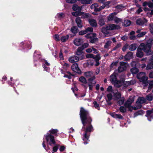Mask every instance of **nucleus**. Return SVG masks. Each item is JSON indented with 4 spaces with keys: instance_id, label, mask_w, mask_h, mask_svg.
Instances as JSON below:
<instances>
[{
    "instance_id": "1",
    "label": "nucleus",
    "mask_w": 153,
    "mask_h": 153,
    "mask_svg": "<svg viewBox=\"0 0 153 153\" xmlns=\"http://www.w3.org/2000/svg\"><path fill=\"white\" fill-rule=\"evenodd\" d=\"M80 117L83 125L81 134H82V139L84 141L88 140L90 132L93 131V129L91 122L92 120L89 116L88 112L83 108H81Z\"/></svg>"
},
{
    "instance_id": "2",
    "label": "nucleus",
    "mask_w": 153,
    "mask_h": 153,
    "mask_svg": "<svg viewBox=\"0 0 153 153\" xmlns=\"http://www.w3.org/2000/svg\"><path fill=\"white\" fill-rule=\"evenodd\" d=\"M152 41V39L150 38L147 41L146 44L144 43L140 44L137 50L136 54L137 56L140 58L143 56V53L142 51V50H143L147 55L152 54L153 52L151 49Z\"/></svg>"
},
{
    "instance_id": "3",
    "label": "nucleus",
    "mask_w": 153,
    "mask_h": 153,
    "mask_svg": "<svg viewBox=\"0 0 153 153\" xmlns=\"http://www.w3.org/2000/svg\"><path fill=\"white\" fill-rule=\"evenodd\" d=\"M117 71H115L110 76V81L115 86L119 88L123 85V81L117 80L116 77L117 75Z\"/></svg>"
},
{
    "instance_id": "4",
    "label": "nucleus",
    "mask_w": 153,
    "mask_h": 153,
    "mask_svg": "<svg viewBox=\"0 0 153 153\" xmlns=\"http://www.w3.org/2000/svg\"><path fill=\"white\" fill-rule=\"evenodd\" d=\"M137 78L139 79L140 82H142L144 84V86H147L148 85L147 80L148 77L146 76V74L144 72H141L138 74L137 76Z\"/></svg>"
},
{
    "instance_id": "5",
    "label": "nucleus",
    "mask_w": 153,
    "mask_h": 153,
    "mask_svg": "<svg viewBox=\"0 0 153 153\" xmlns=\"http://www.w3.org/2000/svg\"><path fill=\"white\" fill-rule=\"evenodd\" d=\"M146 102V99L143 97H139L136 102V105L134 107V110H136L140 109L142 107L141 104L145 102Z\"/></svg>"
},
{
    "instance_id": "6",
    "label": "nucleus",
    "mask_w": 153,
    "mask_h": 153,
    "mask_svg": "<svg viewBox=\"0 0 153 153\" xmlns=\"http://www.w3.org/2000/svg\"><path fill=\"white\" fill-rule=\"evenodd\" d=\"M45 139L48 144L51 146L54 145L56 143L54 137L49 134L45 136Z\"/></svg>"
},
{
    "instance_id": "7",
    "label": "nucleus",
    "mask_w": 153,
    "mask_h": 153,
    "mask_svg": "<svg viewBox=\"0 0 153 153\" xmlns=\"http://www.w3.org/2000/svg\"><path fill=\"white\" fill-rule=\"evenodd\" d=\"M134 101L132 97H130L124 104L125 107L128 108L129 110L131 111L133 110H134V107H135V106H133L131 105V104Z\"/></svg>"
},
{
    "instance_id": "8",
    "label": "nucleus",
    "mask_w": 153,
    "mask_h": 153,
    "mask_svg": "<svg viewBox=\"0 0 153 153\" xmlns=\"http://www.w3.org/2000/svg\"><path fill=\"white\" fill-rule=\"evenodd\" d=\"M95 78V76H93L88 79L89 82L88 85L89 87V90H90L91 91L92 90L93 86L95 85L96 83V81L94 80Z\"/></svg>"
},
{
    "instance_id": "9",
    "label": "nucleus",
    "mask_w": 153,
    "mask_h": 153,
    "mask_svg": "<svg viewBox=\"0 0 153 153\" xmlns=\"http://www.w3.org/2000/svg\"><path fill=\"white\" fill-rule=\"evenodd\" d=\"M120 66L118 67V70L119 72H121L126 70L127 65L124 62H121L120 63Z\"/></svg>"
},
{
    "instance_id": "10",
    "label": "nucleus",
    "mask_w": 153,
    "mask_h": 153,
    "mask_svg": "<svg viewBox=\"0 0 153 153\" xmlns=\"http://www.w3.org/2000/svg\"><path fill=\"white\" fill-rule=\"evenodd\" d=\"M108 30H109L115 29H119L120 28V26L119 25L110 24L107 26Z\"/></svg>"
},
{
    "instance_id": "11",
    "label": "nucleus",
    "mask_w": 153,
    "mask_h": 153,
    "mask_svg": "<svg viewBox=\"0 0 153 153\" xmlns=\"http://www.w3.org/2000/svg\"><path fill=\"white\" fill-rule=\"evenodd\" d=\"M147 20L145 18L139 19L136 20V24L139 25H146L147 22Z\"/></svg>"
},
{
    "instance_id": "12",
    "label": "nucleus",
    "mask_w": 153,
    "mask_h": 153,
    "mask_svg": "<svg viewBox=\"0 0 153 153\" xmlns=\"http://www.w3.org/2000/svg\"><path fill=\"white\" fill-rule=\"evenodd\" d=\"M71 69L73 71L79 74H80L81 73V71L78 67V65L77 63L73 64L71 66Z\"/></svg>"
},
{
    "instance_id": "13",
    "label": "nucleus",
    "mask_w": 153,
    "mask_h": 153,
    "mask_svg": "<svg viewBox=\"0 0 153 153\" xmlns=\"http://www.w3.org/2000/svg\"><path fill=\"white\" fill-rule=\"evenodd\" d=\"M90 34L91 36L90 42L91 43H93L98 41V38L96 37V34L95 33L90 32Z\"/></svg>"
},
{
    "instance_id": "14",
    "label": "nucleus",
    "mask_w": 153,
    "mask_h": 153,
    "mask_svg": "<svg viewBox=\"0 0 153 153\" xmlns=\"http://www.w3.org/2000/svg\"><path fill=\"white\" fill-rule=\"evenodd\" d=\"M93 31V29L91 27H88L85 30H83L80 31L79 32V34L80 35H82L85 34L88 32H92Z\"/></svg>"
},
{
    "instance_id": "15",
    "label": "nucleus",
    "mask_w": 153,
    "mask_h": 153,
    "mask_svg": "<svg viewBox=\"0 0 153 153\" xmlns=\"http://www.w3.org/2000/svg\"><path fill=\"white\" fill-rule=\"evenodd\" d=\"M83 42V40L80 38H76L74 40V43L76 46L80 45Z\"/></svg>"
},
{
    "instance_id": "16",
    "label": "nucleus",
    "mask_w": 153,
    "mask_h": 153,
    "mask_svg": "<svg viewBox=\"0 0 153 153\" xmlns=\"http://www.w3.org/2000/svg\"><path fill=\"white\" fill-rule=\"evenodd\" d=\"M146 116L147 117L148 120L149 121H151V119H153V114L151 110L146 111Z\"/></svg>"
},
{
    "instance_id": "17",
    "label": "nucleus",
    "mask_w": 153,
    "mask_h": 153,
    "mask_svg": "<svg viewBox=\"0 0 153 153\" xmlns=\"http://www.w3.org/2000/svg\"><path fill=\"white\" fill-rule=\"evenodd\" d=\"M117 13L116 12H114L110 14L107 17V20L108 21H111L114 20L115 16L117 15Z\"/></svg>"
},
{
    "instance_id": "18",
    "label": "nucleus",
    "mask_w": 153,
    "mask_h": 153,
    "mask_svg": "<svg viewBox=\"0 0 153 153\" xmlns=\"http://www.w3.org/2000/svg\"><path fill=\"white\" fill-rule=\"evenodd\" d=\"M68 60L70 62L73 63L78 62L79 60V58L76 56H73L69 58Z\"/></svg>"
},
{
    "instance_id": "19",
    "label": "nucleus",
    "mask_w": 153,
    "mask_h": 153,
    "mask_svg": "<svg viewBox=\"0 0 153 153\" xmlns=\"http://www.w3.org/2000/svg\"><path fill=\"white\" fill-rule=\"evenodd\" d=\"M84 76L86 77L89 78L95 76L94 75L93 72L92 71H89L85 72Z\"/></svg>"
},
{
    "instance_id": "20",
    "label": "nucleus",
    "mask_w": 153,
    "mask_h": 153,
    "mask_svg": "<svg viewBox=\"0 0 153 153\" xmlns=\"http://www.w3.org/2000/svg\"><path fill=\"white\" fill-rule=\"evenodd\" d=\"M110 114L111 116L115 118L122 119L123 118V117L121 114H116L115 112L112 113Z\"/></svg>"
},
{
    "instance_id": "21",
    "label": "nucleus",
    "mask_w": 153,
    "mask_h": 153,
    "mask_svg": "<svg viewBox=\"0 0 153 153\" xmlns=\"http://www.w3.org/2000/svg\"><path fill=\"white\" fill-rule=\"evenodd\" d=\"M80 16H81L82 18H89L91 17V15L87 13H85L83 12H80L79 14Z\"/></svg>"
},
{
    "instance_id": "22",
    "label": "nucleus",
    "mask_w": 153,
    "mask_h": 153,
    "mask_svg": "<svg viewBox=\"0 0 153 153\" xmlns=\"http://www.w3.org/2000/svg\"><path fill=\"white\" fill-rule=\"evenodd\" d=\"M89 22L91 26L92 27H96L97 24L95 20L93 19H88Z\"/></svg>"
},
{
    "instance_id": "23",
    "label": "nucleus",
    "mask_w": 153,
    "mask_h": 153,
    "mask_svg": "<svg viewBox=\"0 0 153 153\" xmlns=\"http://www.w3.org/2000/svg\"><path fill=\"white\" fill-rule=\"evenodd\" d=\"M76 22L77 26L80 28H81L82 27V22L81 20L80 17H77L76 19Z\"/></svg>"
},
{
    "instance_id": "24",
    "label": "nucleus",
    "mask_w": 153,
    "mask_h": 153,
    "mask_svg": "<svg viewBox=\"0 0 153 153\" xmlns=\"http://www.w3.org/2000/svg\"><path fill=\"white\" fill-rule=\"evenodd\" d=\"M143 7L148 6L149 7L152 8L153 7V3L151 1H145L143 3Z\"/></svg>"
},
{
    "instance_id": "25",
    "label": "nucleus",
    "mask_w": 153,
    "mask_h": 153,
    "mask_svg": "<svg viewBox=\"0 0 153 153\" xmlns=\"http://www.w3.org/2000/svg\"><path fill=\"white\" fill-rule=\"evenodd\" d=\"M72 8L74 11L79 12H81L82 8L81 7H79L76 4L73 5Z\"/></svg>"
},
{
    "instance_id": "26",
    "label": "nucleus",
    "mask_w": 153,
    "mask_h": 153,
    "mask_svg": "<svg viewBox=\"0 0 153 153\" xmlns=\"http://www.w3.org/2000/svg\"><path fill=\"white\" fill-rule=\"evenodd\" d=\"M133 56V53L132 52H129L125 56V58L126 60H129L132 58Z\"/></svg>"
},
{
    "instance_id": "27",
    "label": "nucleus",
    "mask_w": 153,
    "mask_h": 153,
    "mask_svg": "<svg viewBox=\"0 0 153 153\" xmlns=\"http://www.w3.org/2000/svg\"><path fill=\"white\" fill-rule=\"evenodd\" d=\"M137 46L136 44H133L130 45L128 47L129 50L131 51H134L135 50Z\"/></svg>"
},
{
    "instance_id": "28",
    "label": "nucleus",
    "mask_w": 153,
    "mask_h": 153,
    "mask_svg": "<svg viewBox=\"0 0 153 153\" xmlns=\"http://www.w3.org/2000/svg\"><path fill=\"white\" fill-rule=\"evenodd\" d=\"M108 30H108L107 26L105 27H102V32L104 34L105 36H107L108 34H109Z\"/></svg>"
},
{
    "instance_id": "29",
    "label": "nucleus",
    "mask_w": 153,
    "mask_h": 153,
    "mask_svg": "<svg viewBox=\"0 0 153 153\" xmlns=\"http://www.w3.org/2000/svg\"><path fill=\"white\" fill-rule=\"evenodd\" d=\"M121 95L119 92H117L115 93H114L113 99L115 100H118L121 98Z\"/></svg>"
},
{
    "instance_id": "30",
    "label": "nucleus",
    "mask_w": 153,
    "mask_h": 153,
    "mask_svg": "<svg viewBox=\"0 0 153 153\" xmlns=\"http://www.w3.org/2000/svg\"><path fill=\"white\" fill-rule=\"evenodd\" d=\"M98 4L97 3H95L91 5V8L92 9H94L95 11L97 12V9H98Z\"/></svg>"
},
{
    "instance_id": "31",
    "label": "nucleus",
    "mask_w": 153,
    "mask_h": 153,
    "mask_svg": "<svg viewBox=\"0 0 153 153\" xmlns=\"http://www.w3.org/2000/svg\"><path fill=\"white\" fill-rule=\"evenodd\" d=\"M86 64L87 66L90 68L94 65V62L93 60L89 59L87 61Z\"/></svg>"
},
{
    "instance_id": "32",
    "label": "nucleus",
    "mask_w": 153,
    "mask_h": 153,
    "mask_svg": "<svg viewBox=\"0 0 153 153\" xmlns=\"http://www.w3.org/2000/svg\"><path fill=\"white\" fill-rule=\"evenodd\" d=\"M145 98L146 99V100L151 101L153 99V95L152 94H150L146 95Z\"/></svg>"
},
{
    "instance_id": "33",
    "label": "nucleus",
    "mask_w": 153,
    "mask_h": 153,
    "mask_svg": "<svg viewBox=\"0 0 153 153\" xmlns=\"http://www.w3.org/2000/svg\"><path fill=\"white\" fill-rule=\"evenodd\" d=\"M114 1L113 0H111L110 1H107L105 2L103 4L105 6V7H106L107 8H108L110 7L111 4Z\"/></svg>"
},
{
    "instance_id": "34",
    "label": "nucleus",
    "mask_w": 153,
    "mask_h": 153,
    "mask_svg": "<svg viewBox=\"0 0 153 153\" xmlns=\"http://www.w3.org/2000/svg\"><path fill=\"white\" fill-rule=\"evenodd\" d=\"M93 0H81V3L83 4H90L92 3Z\"/></svg>"
},
{
    "instance_id": "35",
    "label": "nucleus",
    "mask_w": 153,
    "mask_h": 153,
    "mask_svg": "<svg viewBox=\"0 0 153 153\" xmlns=\"http://www.w3.org/2000/svg\"><path fill=\"white\" fill-rule=\"evenodd\" d=\"M111 42L110 41H107L104 46V48L108 49L111 46Z\"/></svg>"
},
{
    "instance_id": "36",
    "label": "nucleus",
    "mask_w": 153,
    "mask_h": 153,
    "mask_svg": "<svg viewBox=\"0 0 153 153\" xmlns=\"http://www.w3.org/2000/svg\"><path fill=\"white\" fill-rule=\"evenodd\" d=\"M131 71L132 74H135L139 72V70L135 67H134L131 69Z\"/></svg>"
},
{
    "instance_id": "37",
    "label": "nucleus",
    "mask_w": 153,
    "mask_h": 153,
    "mask_svg": "<svg viewBox=\"0 0 153 153\" xmlns=\"http://www.w3.org/2000/svg\"><path fill=\"white\" fill-rule=\"evenodd\" d=\"M114 21L115 23H118L122 22V19L115 16L114 18Z\"/></svg>"
},
{
    "instance_id": "38",
    "label": "nucleus",
    "mask_w": 153,
    "mask_h": 153,
    "mask_svg": "<svg viewBox=\"0 0 153 153\" xmlns=\"http://www.w3.org/2000/svg\"><path fill=\"white\" fill-rule=\"evenodd\" d=\"M124 25L126 27L130 25L131 24V22L130 20L128 19H126L124 20Z\"/></svg>"
},
{
    "instance_id": "39",
    "label": "nucleus",
    "mask_w": 153,
    "mask_h": 153,
    "mask_svg": "<svg viewBox=\"0 0 153 153\" xmlns=\"http://www.w3.org/2000/svg\"><path fill=\"white\" fill-rule=\"evenodd\" d=\"M146 69L147 70L153 69V63H148L147 65Z\"/></svg>"
},
{
    "instance_id": "40",
    "label": "nucleus",
    "mask_w": 153,
    "mask_h": 153,
    "mask_svg": "<svg viewBox=\"0 0 153 153\" xmlns=\"http://www.w3.org/2000/svg\"><path fill=\"white\" fill-rule=\"evenodd\" d=\"M78 28L74 26L71 29V31L74 33H76L77 32Z\"/></svg>"
},
{
    "instance_id": "41",
    "label": "nucleus",
    "mask_w": 153,
    "mask_h": 153,
    "mask_svg": "<svg viewBox=\"0 0 153 153\" xmlns=\"http://www.w3.org/2000/svg\"><path fill=\"white\" fill-rule=\"evenodd\" d=\"M79 80L81 82L84 83H85L87 82L86 79L83 76L80 77L79 78Z\"/></svg>"
},
{
    "instance_id": "42",
    "label": "nucleus",
    "mask_w": 153,
    "mask_h": 153,
    "mask_svg": "<svg viewBox=\"0 0 153 153\" xmlns=\"http://www.w3.org/2000/svg\"><path fill=\"white\" fill-rule=\"evenodd\" d=\"M65 15L64 13H60L57 14L56 17L59 19H61Z\"/></svg>"
},
{
    "instance_id": "43",
    "label": "nucleus",
    "mask_w": 153,
    "mask_h": 153,
    "mask_svg": "<svg viewBox=\"0 0 153 153\" xmlns=\"http://www.w3.org/2000/svg\"><path fill=\"white\" fill-rule=\"evenodd\" d=\"M82 49L80 47H79L77 49V51L76 52V54L78 56L81 55L82 53Z\"/></svg>"
},
{
    "instance_id": "44",
    "label": "nucleus",
    "mask_w": 153,
    "mask_h": 153,
    "mask_svg": "<svg viewBox=\"0 0 153 153\" xmlns=\"http://www.w3.org/2000/svg\"><path fill=\"white\" fill-rule=\"evenodd\" d=\"M146 33V32L144 31L138 33L137 36V37H143L144 36Z\"/></svg>"
},
{
    "instance_id": "45",
    "label": "nucleus",
    "mask_w": 153,
    "mask_h": 153,
    "mask_svg": "<svg viewBox=\"0 0 153 153\" xmlns=\"http://www.w3.org/2000/svg\"><path fill=\"white\" fill-rule=\"evenodd\" d=\"M89 46V44L88 43H85L83 44L82 46L79 47L82 50H83L85 48L88 47Z\"/></svg>"
},
{
    "instance_id": "46",
    "label": "nucleus",
    "mask_w": 153,
    "mask_h": 153,
    "mask_svg": "<svg viewBox=\"0 0 153 153\" xmlns=\"http://www.w3.org/2000/svg\"><path fill=\"white\" fill-rule=\"evenodd\" d=\"M124 100V97H122L121 98L120 100L118 101V103L119 105H121L123 103Z\"/></svg>"
},
{
    "instance_id": "47",
    "label": "nucleus",
    "mask_w": 153,
    "mask_h": 153,
    "mask_svg": "<svg viewBox=\"0 0 153 153\" xmlns=\"http://www.w3.org/2000/svg\"><path fill=\"white\" fill-rule=\"evenodd\" d=\"M131 65L132 66H135L137 67H139V66L140 65L138 63L135 61H133L131 63Z\"/></svg>"
},
{
    "instance_id": "48",
    "label": "nucleus",
    "mask_w": 153,
    "mask_h": 153,
    "mask_svg": "<svg viewBox=\"0 0 153 153\" xmlns=\"http://www.w3.org/2000/svg\"><path fill=\"white\" fill-rule=\"evenodd\" d=\"M120 111L122 113H124L126 112V108L124 106H121L120 108Z\"/></svg>"
},
{
    "instance_id": "49",
    "label": "nucleus",
    "mask_w": 153,
    "mask_h": 153,
    "mask_svg": "<svg viewBox=\"0 0 153 153\" xmlns=\"http://www.w3.org/2000/svg\"><path fill=\"white\" fill-rule=\"evenodd\" d=\"M93 104L95 108L99 110H100L99 105L97 103V102L96 101H94L93 102Z\"/></svg>"
},
{
    "instance_id": "50",
    "label": "nucleus",
    "mask_w": 153,
    "mask_h": 153,
    "mask_svg": "<svg viewBox=\"0 0 153 153\" xmlns=\"http://www.w3.org/2000/svg\"><path fill=\"white\" fill-rule=\"evenodd\" d=\"M153 87V80L151 81L149 83L148 90H151Z\"/></svg>"
},
{
    "instance_id": "51",
    "label": "nucleus",
    "mask_w": 153,
    "mask_h": 153,
    "mask_svg": "<svg viewBox=\"0 0 153 153\" xmlns=\"http://www.w3.org/2000/svg\"><path fill=\"white\" fill-rule=\"evenodd\" d=\"M123 81V84H124V86L125 87H127L128 85H130V82L129 81H126L124 82L123 79L121 81Z\"/></svg>"
},
{
    "instance_id": "52",
    "label": "nucleus",
    "mask_w": 153,
    "mask_h": 153,
    "mask_svg": "<svg viewBox=\"0 0 153 153\" xmlns=\"http://www.w3.org/2000/svg\"><path fill=\"white\" fill-rule=\"evenodd\" d=\"M146 15L149 17H150L153 16V9L151 10V11L149 12L146 14Z\"/></svg>"
},
{
    "instance_id": "53",
    "label": "nucleus",
    "mask_w": 153,
    "mask_h": 153,
    "mask_svg": "<svg viewBox=\"0 0 153 153\" xmlns=\"http://www.w3.org/2000/svg\"><path fill=\"white\" fill-rule=\"evenodd\" d=\"M50 133L52 134H54L56 133L58 131L57 129H51L50 130Z\"/></svg>"
},
{
    "instance_id": "54",
    "label": "nucleus",
    "mask_w": 153,
    "mask_h": 153,
    "mask_svg": "<svg viewBox=\"0 0 153 153\" xmlns=\"http://www.w3.org/2000/svg\"><path fill=\"white\" fill-rule=\"evenodd\" d=\"M54 39L56 41H58L60 40V37L58 34H55L53 36Z\"/></svg>"
},
{
    "instance_id": "55",
    "label": "nucleus",
    "mask_w": 153,
    "mask_h": 153,
    "mask_svg": "<svg viewBox=\"0 0 153 153\" xmlns=\"http://www.w3.org/2000/svg\"><path fill=\"white\" fill-rule=\"evenodd\" d=\"M143 114V111L140 110L138 111L134 114L135 116H136L137 115H141Z\"/></svg>"
},
{
    "instance_id": "56",
    "label": "nucleus",
    "mask_w": 153,
    "mask_h": 153,
    "mask_svg": "<svg viewBox=\"0 0 153 153\" xmlns=\"http://www.w3.org/2000/svg\"><path fill=\"white\" fill-rule=\"evenodd\" d=\"M86 57L87 58H94V55L93 54H88L86 55Z\"/></svg>"
},
{
    "instance_id": "57",
    "label": "nucleus",
    "mask_w": 153,
    "mask_h": 153,
    "mask_svg": "<svg viewBox=\"0 0 153 153\" xmlns=\"http://www.w3.org/2000/svg\"><path fill=\"white\" fill-rule=\"evenodd\" d=\"M67 39V37L66 36H63L60 39L62 42H65L66 41Z\"/></svg>"
},
{
    "instance_id": "58",
    "label": "nucleus",
    "mask_w": 153,
    "mask_h": 153,
    "mask_svg": "<svg viewBox=\"0 0 153 153\" xmlns=\"http://www.w3.org/2000/svg\"><path fill=\"white\" fill-rule=\"evenodd\" d=\"M100 58L101 56L100 54H98L96 55V56H94V59H95V60L99 61Z\"/></svg>"
},
{
    "instance_id": "59",
    "label": "nucleus",
    "mask_w": 153,
    "mask_h": 153,
    "mask_svg": "<svg viewBox=\"0 0 153 153\" xmlns=\"http://www.w3.org/2000/svg\"><path fill=\"white\" fill-rule=\"evenodd\" d=\"M80 12L76 11L75 12H73L72 13V15L75 16H80L79 15V13Z\"/></svg>"
},
{
    "instance_id": "60",
    "label": "nucleus",
    "mask_w": 153,
    "mask_h": 153,
    "mask_svg": "<svg viewBox=\"0 0 153 153\" xmlns=\"http://www.w3.org/2000/svg\"><path fill=\"white\" fill-rule=\"evenodd\" d=\"M58 145H56L53 148V152H56L58 149Z\"/></svg>"
},
{
    "instance_id": "61",
    "label": "nucleus",
    "mask_w": 153,
    "mask_h": 153,
    "mask_svg": "<svg viewBox=\"0 0 153 153\" xmlns=\"http://www.w3.org/2000/svg\"><path fill=\"white\" fill-rule=\"evenodd\" d=\"M124 7L122 5H119L117 6L115 8L119 10H122L124 8Z\"/></svg>"
},
{
    "instance_id": "62",
    "label": "nucleus",
    "mask_w": 153,
    "mask_h": 153,
    "mask_svg": "<svg viewBox=\"0 0 153 153\" xmlns=\"http://www.w3.org/2000/svg\"><path fill=\"white\" fill-rule=\"evenodd\" d=\"M107 97L108 98V100L110 101L112 99V94L109 93L107 95Z\"/></svg>"
},
{
    "instance_id": "63",
    "label": "nucleus",
    "mask_w": 153,
    "mask_h": 153,
    "mask_svg": "<svg viewBox=\"0 0 153 153\" xmlns=\"http://www.w3.org/2000/svg\"><path fill=\"white\" fill-rule=\"evenodd\" d=\"M99 24L101 26H102L105 24V22L103 19H100L99 20Z\"/></svg>"
},
{
    "instance_id": "64",
    "label": "nucleus",
    "mask_w": 153,
    "mask_h": 153,
    "mask_svg": "<svg viewBox=\"0 0 153 153\" xmlns=\"http://www.w3.org/2000/svg\"><path fill=\"white\" fill-rule=\"evenodd\" d=\"M150 30L151 32L153 33V24H152L150 25Z\"/></svg>"
}]
</instances>
